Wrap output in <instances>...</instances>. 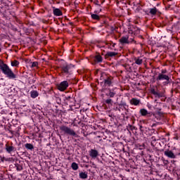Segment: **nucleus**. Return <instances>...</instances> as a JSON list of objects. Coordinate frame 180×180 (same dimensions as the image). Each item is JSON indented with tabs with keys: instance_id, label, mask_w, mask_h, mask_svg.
Here are the masks:
<instances>
[{
	"instance_id": "obj_10",
	"label": "nucleus",
	"mask_w": 180,
	"mask_h": 180,
	"mask_svg": "<svg viewBox=\"0 0 180 180\" xmlns=\"http://www.w3.org/2000/svg\"><path fill=\"white\" fill-rule=\"evenodd\" d=\"M119 41L121 44H129L130 41H129V36H125V37H122L120 39Z\"/></svg>"
},
{
	"instance_id": "obj_27",
	"label": "nucleus",
	"mask_w": 180,
	"mask_h": 180,
	"mask_svg": "<svg viewBox=\"0 0 180 180\" xmlns=\"http://www.w3.org/2000/svg\"><path fill=\"white\" fill-rule=\"evenodd\" d=\"M39 65V63L38 62H32V68H34V67H37Z\"/></svg>"
},
{
	"instance_id": "obj_6",
	"label": "nucleus",
	"mask_w": 180,
	"mask_h": 180,
	"mask_svg": "<svg viewBox=\"0 0 180 180\" xmlns=\"http://www.w3.org/2000/svg\"><path fill=\"white\" fill-rule=\"evenodd\" d=\"M5 149L8 154H12V153L15 150V148L13 146V143L12 142L11 143L7 142L5 145Z\"/></svg>"
},
{
	"instance_id": "obj_18",
	"label": "nucleus",
	"mask_w": 180,
	"mask_h": 180,
	"mask_svg": "<svg viewBox=\"0 0 180 180\" xmlns=\"http://www.w3.org/2000/svg\"><path fill=\"white\" fill-rule=\"evenodd\" d=\"M134 62L137 65H141L143 64V59L140 57L134 58Z\"/></svg>"
},
{
	"instance_id": "obj_25",
	"label": "nucleus",
	"mask_w": 180,
	"mask_h": 180,
	"mask_svg": "<svg viewBox=\"0 0 180 180\" xmlns=\"http://www.w3.org/2000/svg\"><path fill=\"white\" fill-rule=\"evenodd\" d=\"M11 65H12V67H18L19 61H18L16 60L11 61Z\"/></svg>"
},
{
	"instance_id": "obj_3",
	"label": "nucleus",
	"mask_w": 180,
	"mask_h": 180,
	"mask_svg": "<svg viewBox=\"0 0 180 180\" xmlns=\"http://www.w3.org/2000/svg\"><path fill=\"white\" fill-rule=\"evenodd\" d=\"M112 79H113L112 77H108L105 75H103L100 77V80L104 82L105 86H110V85H112Z\"/></svg>"
},
{
	"instance_id": "obj_4",
	"label": "nucleus",
	"mask_w": 180,
	"mask_h": 180,
	"mask_svg": "<svg viewBox=\"0 0 180 180\" xmlns=\"http://www.w3.org/2000/svg\"><path fill=\"white\" fill-rule=\"evenodd\" d=\"M148 117H150L148 120V123H151V122H153V124H152V127H154L155 126H157V122L160 120V115L157 114H153L150 112V116H148Z\"/></svg>"
},
{
	"instance_id": "obj_14",
	"label": "nucleus",
	"mask_w": 180,
	"mask_h": 180,
	"mask_svg": "<svg viewBox=\"0 0 180 180\" xmlns=\"http://www.w3.org/2000/svg\"><path fill=\"white\" fill-rule=\"evenodd\" d=\"M139 113L141 116H151V112H148V111L146 108H141L139 111Z\"/></svg>"
},
{
	"instance_id": "obj_12",
	"label": "nucleus",
	"mask_w": 180,
	"mask_h": 180,
	"mask_svg": "<svg viewBox=\"0 0 180 180\" xmlns=\"http://www.w3.org/2000/svg\"><path fill=\"white\" fill-rule=\"evenodd\" d=\"M89 155L90 157H91V158H96V157H98V155H99V153L98 152V150H95V149H91V150H89Z\"/></svg>"
},
{
	"instance_id": "obj_15",
	"label": "nucleus",
	"mask_w": 180,
	"mask_h": 180,
	"mask_svg": "<svg viewBox=\"0 0 180 180\" xmlns=\"http://www.w3.org/2000/svg\"><path fill=\"white\" fill-rule=\"evenodd\" d=\"M53 13L54 16H63V11L60 8H56L53 7Z\"/></svg>"
},
{
	"instance_id": "obj_26",
	"label": "nucleus",
	"mask_w": 180,
	"mask_h": 180,
	"mask_svg": "<svg viewBox=\"0 0 180 180\" xmlns=\"http://www.w3.org/2000/svg\"><path fill=\"white\" fill-rule=\"evenodd\" d=\"M72 169H74V171H77V169H78V164H77L76 162H72Z\"/></svg>"
},
{
	"instance_id": "obj_19",
	"label": "nucleus",
	"mask_w": 180,
	"mask_h": 180,
	"mask_svg": "<svg viewBox=\"0 0 180 180\" xmlns=\"http://www.w3.org/2000/svg\"><path fill=\"white\" fill-rule=\"evenodd\" d=\"M116 56H117V53H116V52H110V51L105 54L106 58H108V57H116Z\"/></svg>"
},
{
	"instance_id": "obj_31",
	"label": "nucleus",
	"mask_w": 180,
	"mask_h": 180,
	"mask_svg": "<svg viewBox=\"0 0 180 180\" xmlns=\"http://www.w3.org/2000/svg\"><path fill=\"white\" fill-rule=\"evenodd\" d=\"M95 4L97 5L98 6H101V5H99V1L98 0H96L95 2Z\"/></svg>"
},
{
	"instance_id": "obj_29",
	"label": "nucleus",
	"mask_w": 180,
	"mask_h": 180,
	"mask_svg": "<svg viewBox=\"0 0 180 180\" xmlns=\"http://www.w3.org/2000/svg\"><path fill=\"white\" fill-rule=\"evenodd\" d=\"M17 171H22V168L20 165H16Z\"/></svg>"
},
{
	"instance_id": "obj_8",
	"label": "nucleus",
	"mask_w": 180,
	"mask_h": 180,
	"mask_svg": "<svg viewBox=\"0 0 180 180\" xmlns=\"http://www.w3.org/2000/svg\"><path fill=\"white\" fill-rule=\"evenodd\" d=\"M156 79L157 81H169V76L159 73Z\"/></svg>"
},
{
	"instance_id": "obj_28",
	"label": "nucleus",
	"mask_w": 180,
	"mask_h": 180,
	"mask_svg": "<svg viewBox=\"0 0 180 180\" xmlns=\"http://www.w3.org/2000/svg\"><path fill=\"white\" fill-rule=\"evenodd\" d=\"M105 103H107V105H111L112 99H107V100H105Z\"/></svg>"
},
{
	"instance_id": "obj_9",
	"label": "nucleus",
	"mask_w": 180,
	"mask_h": 180,
	"mask_svg": "<svg viewBox=\"0 0 180 180\" xmlns=\"http://www.w3.org/2000/svg\"><path fill=\"white\" fill-rule=\"evenodd\" d=\"M165 155H166V157H168L169 158H176V155H179V153L174 154L173 152L171 150H165Z\"/></svg>"
},
{
	"instance_id": "obj_22",
	"label": "nucleus",
	"mask_w": 180,
	"mask_h": 180,
	"mask_svg": "<svg viewBox=\"0 0 180 180\" xmlns=\"http://www.w3.org/2000/svg\"><path fill=\"white\" fill-rule=\"evenodd\" d=\"M30 94H31V98H32L33 99L39 96V93L37 92V91H32Z\"/></svg>"
},
{
	"instance_id": "obj_7",
	"label": "nucleus",
	"mask_w": 180,
	"mask_h": 180,
	"mask_svg": "<svg viewBox=\"0 0 180 180\" xmlns=\"http://www.w3.org/2000/svg\"><path fill=\"white\" fill-rule=\"evenodd\" d=\"M68 88V82L67 81L61 82L58 85V89L61 92H64V91H65V89H67Z\"/></svg>"
},
{
	"instance_id": "obj_30",
	"label": "nucleus",
	"mask_w": 180,
	"mask_h": 180,
	"mask_svg": "<svg viewBox=\"0 0 180 180\" xmlns=\"http://www.w3.org/2000/svg\"><path fill=\"white\" fill-rule=\"evenodd\" d=\"M160 74H163V75L167 74V70H162L161 73Z\"/></svg>"
},
{
	"instance_id": "obj_23",
	"label": "nucleus",
	"mask_w": 180,
	"mask_h": 180,
	"mask_svg": "<svg viewBox=\"0 0 180 180\" xmlns=\"http://www.w3.org/2000/svg\"><path fill=\"white\" fill-rule=\"evenodd\" d=\"M115 95H116V93L112 90H110L109 92L106 94V96H109L110 98H114Z\"/></svg>"
},
{
	"instance_id": "obj_17",
	"label": "nucleus",
	"mask_w": 180,
	"mask_h": 180,
	"mask_svg": "<svg viewBox=\"0 0 180 180\" xmlns=\"http://www.w3.org/2000/svg\"><path fill=\"white\" fill-rule=\"evenodd\" d=\"M158 12V10L157 9V8L154 7L150 9L149 13H148V15H153V16H155V15H157Z\"/></svg>"
},
{
	"instance_id": "obj_20",
	"label": "nucleus",
	"mask_w": 180,
	"mask_h": 180,
	"mask_svg": "<svg viewBox=\"0 0 180 180\" xmlns=\"http://www.w3.org/2000/svg\"><path fill=\"white\" fill-rule=\"evenodd\" d=\"M79 178L81 179H86L88 178V173L87 172H80L79 174Z\"/></svg>"
},
{
	"instance_id": "obj_16",
	"label": "nucleus",
	"mask_w": 180,
	"mask_h": 180,
	"mask_svg": "<svg viewBox=\"0 0 180 180\" xmlns=\"http://www.w3.org/2000/svg\"><path fill=\"white\" fill-rule=\"evenodd\" d=\"M131 105H134V106H138V105H140V100L133 98L130 100Z\"/></svg>"
},
{
	"instance_id": "obj_24",
	"label": "nucleus",
	"mask_w": 180,
	"mask_h": 180,
	"mask_svg": "<svg viewBox=\"0 0 180 180\" xmlns=\"http://www.w3.org/2000/svg\"><path fill=\"white\" fill-rule=\"evenodd\" d=\"M25 148H27V150H33V148H34V147L33 146V145L32 143H26Z\"/></svg>"
},
{
	"instance_id": "obj_13",
	"label": "nucleus",
	"mask_w": 180,
	"mask_h": 180,
	"mask_svg": "<svg viewBox=\"0 0 180 180\" xmlns=\"http://www.w3.org/2000/svg\"><path fill=\"white\" fill-rule=\"evenodd\" d=\"M94 61L97 63H102V61H103V58L100 53H96L94 56Z\"/></svg>"
},
{
	"instance_id": "obj_2",
	"label": "nucleus",
	"mask_w": 180,
	"mask_h": 180,
	"mask_svg": "<svg viewBox=\"0 0 180 180\" xmlns=\"http://www.w3.org/2000/svg\"><path fill=\"white\" fill-rule=\"evenodd\" d=\"M59 129L61 131H63L65 134H68L69 136H72V137H75L76 139L79 137V136H78V134H77V132H75V131H74V129L65 125H61Z\"/></svg>"
},
{
	"instance_id": "obj_11",
	"label": "nucleus",
	"mask_w": 180,
	"mask_h": 180,
	"mask_svg": "<svg viewBox=\"0 0 180 180\" xmlns=\"http://www.w3.org/2000/svg\"><path fill=\"white\" fill-rule=\"evenodd\" d=\"M150 92L153 95H154L155 98H162L164 96V94H162V93H160L155 91V89H151Z\"/></svg>"
},
{
	"instance_id": "obj_34",
	"label": "nucleus",
	"mask_w": 180,
	"mask_h": 180,
	"mask_svg": "<svg viewBox=\"0 0 180 180\" xmlns=\"http://www.w3.org/2000/svg\"><path fill=\"white\" fill-rule=\"evenodd\" d=\"M75 141H77V139H75Z\"/></svg>"
},
{
	"instance_id": "obj_33",
	"label": "nucleus",
	"mask_w": 180,
	"mask_h": 180,
	"mask_svg": "<svg viewBox=\"0 0 180 180\" xmlns=\"http://www.w3.org/2000/svg\"><path fill=\"white\" fill-rule=\"evenodd\" d=\"M70 25L71 26H72V25H74V23L70 22Z\"/></svg>"
},
{
	"instance_id": "obj_1",
	"label": "nucleus",
	"mask_w": 180,
	"mask_h": 180,
	"mask_svg": "<svg viewBox=\"0 0 180 180\" xmlns=\"http://www.w3.org/2000/svg\"><path fill=\"white\" fill-rule=\"evenodd\" d=\"M0 70L9 79H15L16 78V75L13 73L12 69L2 60H0Z\"/></svg>"
},
{
	"instance_id": "obj_5",
	"label": "nucleus",
	"mask_w": 180,
	"mask_h": 180,
	"mask_svg": "<svg viewBox=\"0 0 180 180\" xmlns=\"http://www.w3.org/2000/svg\"><path fill=\"white\" fill-rule=\"evenodd\" d=\"M62 72L66 74V75H70L72 73V69L70 65H65L61 68Z\"/></svg>"
},
{
	"instance_id": "obj_32",
	"label": "nucleus",
	"mask_w": 180,
	"mask_h": 180,
	"mask_svg": "<svg viewBox=\"0 0 180 180\" xmlns=\"http://www.w3.org/2000/svg\"><path fill=\"white\" fill-rule=\"evenodd\" d=\"M112 43V46H113V47H115V46H116V44H115V43H113V42H111Z\"/></svg>"
},
{
	"instance_id": "obj_21",
	"label": "nucleus",
	"mask_w": 180,
	"mask_h": 180,
	"mask_svg": "<svg viewBox=\"0 0 180 180\" xmlns=\"http://www.w3.org/2000/svg\"><path fill=\"white\" fill-rule=\"evenodd\" d=\"M91 19H93V20H98V21L101 20V16L98 15V14L91 13Z\"/></svg>"
}]
</instances>
